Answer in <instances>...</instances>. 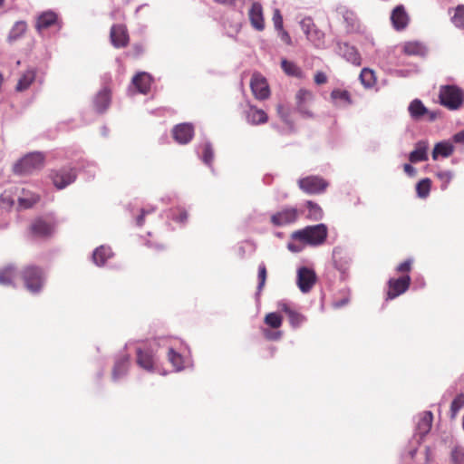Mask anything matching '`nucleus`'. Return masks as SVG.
Segmentation results:
<instances>
[{"mask_svg":"<svg viewBox=\"0 0 464 464\" xmlns=\"http://www.w3.org/2000/svg\"><path fill=\"white\" fill-rule=\"evenodd\" d=\"M328 235L326 225L321 223L314 226H307L292 233L291 238L302 244L312 246L323 245Z\"/></svg>","mask_w":464,"mask_h":464,"instance_id":"obj_1","label":"nucleus"},{"mask_svg":"<svg viewBox=\"0 0 464 464\" xmlns=\"http://www.w3.org/2000/svg\"><path fill=\"white\" fill-rule=\"evenodd\" d=\"M44 164V155L42 152H31L16 161L13 167L14 174L19 176L29 175L41 169Z\"/></svg>","mask_w":464,"mask_h":464,"instance_id":"obj_2","label":"nucleus"},{"mask_svg":"<svg viewBox=\"0 0 464 464\" xmlns=\"http://www.w3.org/2000/svg\"><path fill=\"white\" fill-rule=\"evenodd\" d=\"M22 278L25 288L32 294L39 293L45 282V274L42 268L35 266H28L22 272Z\"/></svg>","mask_w":464,"mask_h":464,"instance_id":"obj_3","label":"nucleus"},{"mask_svg":"<svg viewBox=\"0 0 464 464\" xmlns=\"http://www.w3.org/2000/svg\"><path fill=\"white\" fill-rule=\"evenodd\" d=\"M440 102L450 110L459 109L464 100L463 91L456 85H444L440 89Z\"/></svg>","mask_w":464,"mask_h":464,"instance_id":"obj_4","label":"nucleus"},{"mask_svg":"<svg viewBox=\"0 0 464 464\" xmlns=\"http://www.w3.org/2000/svg\"><path fill=\"white\" fill-rule=\"evenodd\" d=\"M408 112L410 114L411 119L414 121H420L423 120L434 121L438 117V113L436 111H430L424 105L421 100L418 98L413 99L410 102L408 106Z\"/></svg>","mask_w":464,"mask_h":464,"instance_id":"obj_5","label":"nucleus"},{"mask_svg":"<svg viewBox=\"0 0 464 464\" xmlns=\"http://www.w3.org/2000/svg\"><path fill=\"white\" fill-rule=\"evenodd\" d=\"M77 178V172L72 167H63L51 173L53 185L58 189H63L73 183Z\"/></svg>","mask_w":464,"mask_h":464,"instance_id":"obj_6","label":"nucleus"},{"mask_svg":"<svg viewBox=\"0 0 464 464\" xmlns=\"http://www.w3.org/2000/svg\"><path fill=\"white\" fill-rule=\"evenodd\" d=\"M56 220L53 217L38 218L31 225V232L34 236L38 237H45L53 235Z\"/></svg>","mask_w":464,"mask_h":464,"instance_id":"obj_7","label":"nucleus"},{"mask_svg":"<svg viewBox=\"0 0 464 464\" xmlns=\"http://www.w3.org/2000/svg\"><path fill=\"white\" fill-rule=\"evenodd\" d=\"M298 186L307 194H320L326 189L328 182L319 176H308L298 179Z\"/></svg>","mask_w":464,"mask_h":464,"instance_id":"obj_8","label":"nucleus"},{"mask_svg":"<svg viewBox=\"0 0 464 464\" xmlns=\"http://www.w3.org/2000/svg\"><path fill=\"white\" fill-rule=\"evenodd\" d=\"M299 217L296 208L286 207L271 216V223L275 227H285L295 223Z\"/></svg>","mask_w":464,"mask_h":464,"instance_id":"obj_9","label":"nucleus"},{"mask_svg":"<svg viewBox=\"0 0 464 464\" xmlns=\"http://www.w3.org/2000/svg\"><path fill=\"white\" fill-rule=\"evenodd\" d=\"M137 363L148 372H155L157 369V359L153 350L150 347L137 349Z\"/></svg>","mask_w":464,"mask_h":464,"instance_id":"obj_10","label":"nucleus"},{"mask_svg":"<svg viewBox=\"0 0 464 464\" xmlns=\"http://www.w3.org/2000/svg\"><path fill=\"white\" fill-rule=\"evenodd\" d=\"M411 284L410 276H404L397 279L391 278L388 282L389 290L387 292V300H392L405 293Z\"/></svg>","mask_w":464,"mask_h":464,"instance_id":"obj_11","label":"nucleus"},{"mask_svg":"<svg viewBox=\"0 0 464 464\" xmlns=\"http://www.w3.org/2000/svg\"><path fill=\"white\" fill-rule=\"evenodd\" d=\"M315 281L316 276L313 269L302 266L297 270V285L301 292L308 293Z\"/></svg>","mask_w":464,"mask_h":464,"instance_id":"obj_12","label":"nucleus"},{"mask_svg":"<svg viewBox=\"0 0 464 464\" xmlns=\"http://www.w3.org/2000/svg\"><path fill=\"white\" fill-rule=\"evenodd\" d=\"M333 260L334 267L342 274V279H345V275L350 267L351 257L341 246H335L333 250Z\"/></svg>","mask_w":464,"mask_h":464,"instance_id":"obj_13","label":"nucleus"},{"mask_svg":"<svg viewBox=\"0 0 464 464\" xmlns=\"http://www.w3.org/2000/svg\"><path fill=\"white\" fill-rule=\"evenodd\" d=\"M174 140L179 144L188 143L194 136V128L190 123H180L172 130Z\"/></svg>","mask_w":464,"mask_h":464,"instance_id":"obj_14","label":"nucleus"},{"mask_svg":"<svg viewBox=\"0 0 464 464\" xmlns=\"http://www.w3.org/2000/svg\"><path fill=\"white\" fill-rule=\"evenodd\" d=\"M251 90L256 99L265 100L270 94L269 87L266 80L260 74H254L251 82Z\"/></svg>","mask_w":464,"mask_h":464,"instance_id":"obj_15","label":"nucleus"},{"mask_svg":"<svg viewBox=\"0 0 464 464\" xmlns=\"http://www.w3.org/2000/svg\"><path fill=\"white\" fill-rule=\"evenodd\" d=\"M111 42L116 48H121L128 44L129 35L127 29L122 24H113L110 33Z\"/></svg>","mask_w":464,"mask_h":464,"instance_id":"obj_16","label":"nucleus"},{"mask_svg":"<svg viewBox=\"0 0 464 464\" xmlns=\"http://www.w3.org/2000/svg\"><path fill=\"white\" fill-rule=\"evenodd\" d=\"M337 53L347 62L359 66L361 64V56L354 46L347 43H337Z\"/></svg>","mask_w":464,"mask_h":464,"instance_id":"obj_17","label":"nucleus"},{"mask_svg":"<svg viewBox=\"0 0 464 464\" xmlns=\"http://www.w3.org/2000/svg\"><path fill=\"white\" fill-rule=\"evenodd\" d=\"M391 21L397 31L405 29L409 24L410 17L402 5H397L392 12Z\"/></svg>","mask_w":464,"mask_h":464,"instance_id":"obj_18","label":"nucleus"},{"mask_svg":"<svg viewBox=\"0 0 464 464\" xmlns=\"http://www.w3.org/2000/svg\"><path fill=\"white\" fill-rule=\"evenodd\" d=\"M297 111L306 118H312L313 113L307 109L306 104L313 100V93L305 89H300L295 96Z\"/></svg>","mask_w":464,"mask_h":464,"instance_id":"obj_19","label":"nucleus"},{"mask_svg":"<svg viewBox=\"0 0 464 464\" xmlns=\"http://www.w3.org/2000/svg\"><path fill=\"white\" fill-rule=\"evenodd\" d=\"M28 30V24L24 20L16 21L11 27L6 36V42L14 44L22 39Z\"/></svg>","mask_w":464,"mask_h":464,"instance_id":"obj_20","label":"nucleus"},{"mask_svg":"<svg viewBox=\"0 0 464 464\" xmlns=\"http://www.w3.org/2000/svg\"><path fill=\"white\" fill-rule=\"evenodd\" d=\"M249 19L252 26L257 31H262L265 28V22L263 16V8L261 4L255 2L249 9Z\"/></svg>","mask_w":464,"mask_h":464,"instance_id":"obj_21","label":"nucleus"},{"mask_svg":"<svg viewBox=\"0 0 464 464\" xmlns=\"http://www.w3.org/2000/svg\"><path fill=\"white\" fill-rule=\"evenodd\" d=\"M246 121L251 125H258L267 121L268 116L265 111L250 105L245 111Z\"/></svg>","mask_w":464,"mask_h":464,"instance_id":"obj_22","label":"nucleus"},{"mask_svg":"<svg viewBox=\"0 0 464 464\" xmlns=\"http://www.w3.org/2000/svg\"><path fill=\"white\" fill-rule=\"evenodd\" d=\"M433 416L430 411H424L420 417L419 421L416 424V435L419 436V440H422L423 437L429 433L431 428Z\"/></svg>","mask_w":464,"mask_h":464,"instance_id":"obj_23","label":"nucleus"},{"mask_svg":"<svg viewBox=\"0 0 464 464\" xmlns=\"http://www.w3.org/2000/svg\"><path fill=\"white\" fill-rule=\"evenodd\" d=\"M58 21L57 14L53 11H45L38 15L35 28L41 33L43 30L51 27Z\"/></svg>","mask_w":464,"mask_h":464,"instance_id":"obj_24","label":"nucleus"},{"mask_svg":"<svg viewBox=\"0 0 464 464\" xmlns=\"http://www.w3.org/2000/svg\"><path fill=\"white\" fill-rule=\"evenodd\" d=\"M130 366V356L123 355L120 358H117L114 363V367L112 369V380L114 382H118L123 376H125L128 372Z\"/></svg>","mask_w":464,"mask_h":464,"instance_id":"obj_25","label":"nucleus"},{"mask_svg":"<svg viewBox=\"0 0 464 464\" xmlns=\"http://www.w3.org/2000/svg\"><path fill=\"white\" fill-rule=\"evenodd\" d=\"M429 143L427 140H419L415 149L410 153L409 160L411 163L425 161L428 160L427 150Z\"/></svg>","mask_w":464,"mask_h":464,"instance_id":"obj_26","label":"nucleus"},{"mask_svg":"<svg viewBox=\"0 0 464 464\" xmlns=\"http://www.w3.org/2000/svg\"><path fill=\"white\" fill-rule=\"evenodd\" d=\"M132 84L137 88L139 92L146 94L150 89L151 77L148 72H138L132 78Z\"/></svg>","mask_w":464,"mask_h":464,"instance_id":"obj_27","label":"nucleus"},{"mask_svg":"<svg viewBox=\"0 0 464 464\" xmlns=\"http://www.w3.org/2000/svg\"><path fill=\"white\" fill-rule=\"evenodd\" d=\"M94 107L98 112H103L105 111L110 103H111V93L110 90L105 88H102L95 96L94 101Z\"/></svg>","mask_w":464,"mask_h":464,"instance_id":"obj_28","label":"nucleus"},{"mask_svg":"<svg viewBox=\"0 0 464 464\" xmlns=\"http://www.w3.org/2000/svg\"><path fill=\"white\" fill-rule=\"evenodd\" d=\"M332 102L335 106L343 107L352 103L351 95L348 91L334 89L331 92Z\"/></svg>","mask_w":464,"mask_h":464,"instance_id":"obj_29","label":"nucleus"},{"mask_svg":"<svg viewBox=\"0 0 464 464\" xmlns=\"http://www.w3.org/2000/svg\"><path fill=\"white\" fill-rule=\"evenodd\" d=\"M454 151V146L448 140L438 142L432 151V159L436 160L439 156L443 158L450 157Z\"/></svg>","mask_w":464,"mask_h":464,"instance_id":"obj_30","label":"nucleus"},{"mask_svg":"<svg viewBox=\"0 0 464 464\" xmlns=\"http://www.w3.org/2000/svg\"><path fill=\"white\" fill-rule=\"evenodd\" d=\"M111 256H112V251H111V247L105 246H100L93 251L92 260L95 265L102 266Z\"/></svg>","mask_w":464,"mask_h":464,"instance_id":"obj_31","label":"nucleus"},{"mask_svg":"<svg viewBox=\"0 0 464 464\" xmlns=\"http://www.w3.org/2000/svg\"><path fill=\"white\" fill-rule=\"evenodd\" d=\"M197 152L200 156L202 161L208 167L212 168L214 150L211 143L209 141H205L204 144L198 147Z\"/></svg>","mask_w":464,"mask_h":464,"instance_id":"obj_32","label":"nucleus"},{"mask_svg":"<svg viewBox=\"0 0 464 464\" xmlns=\"http://www.w3.org/2000/svg\"><path fill=\"white\" fill-rule=\"evenodd\" d=\"M17 273L14 266H7L0 270V285H11L16 277Z\"/></svg>","mask_w":464,"mask_h":464,"instance_id":"obj_33","label":"nucleus"},{"mask_svg":"<svg viewBox=\"0 0 464 464\" xmlns=\"http://www.w3.org/2000/svg\"><path fill=\"white\" fill-rule=\"evenodd\" d=\"M281 68L285 72V74L288 76H293L296 78H302L303 77V71L302 69L296 65L295 63L290 62L286 59H283L281 61Z\"/></svg>","mask_w":464,"mask_h":464,"instance_id":"obj_34","label":"nucleus"},{"mask_svg":"<svg viewBox=\"0 0 464 464\" xmlns=\"http://www.w3.org/2000/svg\"><path fill=\"white\" fill-rule=\"evenodd\" d=\"M35 75V71L33 69L24 72L17 82L16 91L22 92L28 89L34 81Z\"/></svg>","mask_w":464,"mask_h":464,"instance_id":"obj_35","label":"nucleus"},{"mask_svg":"<svg viewBox=\"0 0 464 464\" xmlns=\"http://www.w3.org/2000/svg\"><path fill=\"white\" fill-rule=\"evenodd\" d=\"M307 40L316 48H322L324 45V34L317 27L314 28L308 35Z\"/></svg>","mask_w":464,"mask_h":464,"instance_id":"obj_36","label":"nucleus"},{"mask_svg":"<svg viewBox=\"0 0 464 464\" xmlns=\"http://www.w3.org/2000/svg\"><path fill=\"white\" fill-rule=\"evenodd\" d=\"M307 218L312 220H320L323 218V209L321 207L313 201H306Z\"/></svg>","mask_w":464,"mask_h":464,"instance_id":"obj_37","label":"nucleus"},{"mask_svg":"<svg viewBox=\"0 0 464 464\" xmlns=\"http://www.w3.org/2000/svg\"><path fill=\"white\" fill-rule=\"evenodd\" d=\"M403 51L409 55H424L426 49L420 43L410 42L405 44Z\"/></svg>","mask_w":464,"mask_h":464,"instance_id":"obj_38","label":"nucleus"},{"mask_svg":"<svg viewBox=\"0 0 464 464\" xmlns=\"http://www.w3.org/2000/svg\"><path fill=\"white\" fill-rule=\"evenodd\" d=\"M431 181L430 179L425 178L420 180L416 185L417 195L420 198H426L430 191Z\"/></svg>","mask_w":464,"mask_h":464,"instance_id":"obj_39","label":"nucleus"},{"mask_svg":"<svg viewBox=\"0 0 464 464\" xmlns=\"http://www.w3.org/2000/svg\"><path fill=\"white\" fill-rule=\"evenodd\" d=\"M168 357L176 371H181L184 369L182 356L171 347L169 349Z\"/></svg>","mask_w":464,"mask_h":464,"instance_id":"obj_40","label":"nucleus"},{"mask_svg":"<svg viewBox=\"0 0 464 464\" xmlns=\"http://www.w3.org/2000/svg\"><path fill=\"white\" fill-rule=\"evenodd\" d=\"M360 80L363 86L370 88L375 83V76L372 70L363 68L360 73Z\"/></svg>","mask_w":464,"mask_h":464,"instance_id":"obj_41","label":"nucleus"},{"mask_svg":"<svg viewBox=\"0 0 464 464\" xmlns=\"http://www.w3.org/2000/svg\"><path fill=\"white\" fill-rule=\"evenodd\" d=\"M464 407V394H458L452 401L450 405V418L454 419L459 411Z\"/></svg>","mask_w":464,"mask_h":464,"instance_id":"obj_42","label":"nucleus"},{"mask_svg":"<svg viewBox=\"0 0 464 464\" xmlns=\"http://www.w3.org/2000/svg\"><path fill=\"white\" fill-rule=\"evenodd\" d=\"M455 26L464 29V5H459L455 9V14L451 18Z\"/></svg>","mask_w":464,"mask_h":464,"instance_id":"obj_43","label":"nucleus"},{"mask_svg":"<svg viewBox=\"0 0 464 464\" xmlns=\"http://www.w3.org/2000/svg\"><path fill=\"white\" fill-rule=\"evenodd\" d=\"M290 324L293 328L300 327L305 321L306 318L302 314L293 310L288 315Z\"/></svg>","mask_w":464,"mask_h":464,"instance_id":"obj_44","label":"nucleus"},{"mask_svg":"<svg viewBox=\"0 0 464 464\" xmlns=\"http://www.w3.org/2000/svg\"><path fill=\"white\" fill-rule=\"evenodd\" d=\"M39 200V197L35 194H31L30 196L24 195L18 198L19 207L22 208H32L37 201Z\"/></svg>","mask_w":464,"mask_h":464,"instance_id":"obj_45","label":"nucleus"},{"mask_svg":"<svg viewBox=\"0 0 464 464\" xmlns=\"http://www.w3.org/2000/svg\"><path fill=\"white\" fill-rule=\"evenodd\" d=\"M450 460L452 464H464V448L461 446L454 447L451 450Z\"/></svg>","mask_w":464,"mask_h":464,"instance_id":"obj_46","label":"nucleus"},{"mask_svg":"<svg viewBox=\"0 0 464 464\" xmlns=\"http://www.w3.org/2000/svg\"><path fill=\"white\" fill-rule=\"evenodd\" d=\"M265 323L272 328H279L282 324V317L277 313H269L265 317Z\"/></svg>","mask_w":464,"mask_h":464,"instance_id":"obj_47","label":"nucleus"},{"mask_svg":"<svg viewBox=\"0 0 464 464\" xmlns=\"http://www.w3.org/2000/svg\"><path fill=\"white\" fill-rule=\"evenodd\" d=\"M77 164L80 165L81 169L89 174L90 178H93L95 176L97 166L94 162L81 160L77 162Z\"/></svg>","mask_w":464,"mask_h":464,"instance_id":"obj_48","label":"nucleus"},{"mask_svg":"<svg viewBox=\"0 0 464 464\" xmlns=\"http://www.w3.org/2000/svg\"><path fill=\"white\" fill-rule=\"evenodd\" d=\"M258 285H257V290L261 291L264 287L266 280V265L262 262L258 266Z\"/></svg>","mask_w":464,"mask_h":464,"instance_id":"obj_49","label":"nucleus"},{"mask_svg":"<svg viewBox=\"0 0 464 464\" xmlns=\"http://www.w3.org/2000/svg\"><path fill=\"white\" fill-rule=\"evenodd\" d=\"M437 177L443 182V184L441 185V189L445 190L449 183L451 181L453 174L451 171L444 170L438 172Z\"/></svg>","mask_w":464,"mask_h":464,"instance_id":"obj_50","label":"nucleus"},{"mask_svg":"<svg viewBox=\"0 0 464 464\" xmlns=\"http://www.w3.org/2000/svg\"><path fill=\"white\" fill-rule=\"evenodd\" d=\"M300 26H301L302 31L305 34V36L308 35V34L314 28L316 27L314 23V21H313V19L311 17H304V19H302L301 22H300Z\"/></svg>","mask_w":464,"mask_h":464,"instance_id":"obj_51","label":"nucleus"},{"mask_svg":"<svg viewBox=\"0 0 464 464\" xmlns=\"http://www.w3.org/2000/svg\"><path fill=\"white\" fill-rule=\"evenodd\" d=\"M155 211V208H144L140 209V214L136 218V224L139 227H141L144 224V218L146 215L150 214Z\"/></svg>","mask_w":464,"mask_h":464,"instance_id":"obj_52","label":"nucleus"},{"mask_svg":"<svg viewBox=\"0 0 464 464\" xmlns=\"http://www.w3.org/2000/svg\"><path fill=\"white\" fill-rule=\"evenodd\" d=\"M272 19H273L275 29L276 31L284 28V26H283V16H282L281 13H280V11L278 9H276L274 11L273 18Z\"/></svg>","mask_w":464,"mask_h":464,"instance_id":"obj_53","label":"nucleus"},{"mask_svg":"<svg viewBox=\"0 0 464 464\" xmlns=\"http://www.w3.org/2000/svg\"><path fill=\"white\" fill-rule=\"evenodd\" d=\"M14 205L13 198L7 195L6 193H4L0 196V208H8Z\"/></svg>","mask_w":464,"mask_h":464,"instance_id":"obj_54","label":"nucleus"},{"mask_svg":"<svg viewBox=\"0 0 464 464\" xmlns=\"http://www.w3.org/2000/svg\"><path fill=\"white\" fill-rule=\"evenodd\" d=\"M277 32H278V36L282 42H284L287 45L293 44L292 38H291L290 34H288V32H286L284 28L277 30Z\"/></svg>","mask_w":464,"mask_h":464,"instance_id":"obj_55","label":"nucleus"},{"mask_svg":"<svg viewBox=\"0 0 464 464\" xmlns=\"http://www.w3.org/2000/svg\"><path fill=\"white\" fill-rule=\"evenodd\" d=\"M277 112L279 114V116L281 117V119L287 124V125H292L291 121H289L288 119V112L286 111V110L285 109L284 105L282 104H279L277 106Z\"/></svg>","mask_w":464,"mask_h":464,"instance_id":"obj_56","label":"nucleus"},{"mask_svg":"<svg viewBox=\"0 0 464 464\" xmlns=\"http://www.w3.org/2000/svg\"><path fill=\"white\" fill-rule=\"evenodd\" d=\"M411 260L408 259V260H405L404 262L401 263L397 266L396 270L401 273L409 272L411 270Z\"/></svg>","mask_w":464,"mask_h":464,"instance_id":"obj_57","label":"nucleus"},{"mask_svg":"<svg viewBox=\"0 0 464 464\" xmlns=\"http://www.w3.org/2000/svg\"><path fill=\"white\" fill-rule=\"evenodd\" d=\"M265 336L268 340H278L282 336V333L280 331L277 332H272L269 330L265 331Z\"/></svg>","mask_w":464,"mask_h":464,"instance_id":"obj_58","label":"nucleus"},{"mask_svg":"<svg viewBox=\"0 0 464 464\" xmlns=\"http://www.w3.org/2000/svg\"><path fill=\"white\" fill-rule=\"evenodd\" d=\"M314 82L316 84H324L327 82V76L323 72H317L314 75Z\"/></svg>","mask_w":464,"mask_h":464,"instance_id":"obj_59","label":"nucleus"},{"mask_svg":"<svg viewBox=\"0 0 464 464\" xmlns=\"http://www.w3.org/2000/svg\"><path fill=\"white\" fill-rule=\"evenodd\" d=\"M287 248H288V250H290L293 253H299L303 250V246L301 245H298L294 242H289L287 244Z\"/></svg>","mask_w":464,"mask_h":464,"instance_id":"obj_60","label":"nucleus"},{"mask_svg":"<svg viewBox=\"0 0 464 464\" xmlns=\"http://www.w3.org/2000/svg\"><path fill=\"white\" fill-rule=\"evenodd\" d=\"M452 140L455 143H464V130L455 133Z\"/></svg>","mask_w":464,"mask_h":464,"instance_id":"obj_61","label":"nucleus"},{"mask_svg":"<svg viewBox=\"0 0 464 464\" xmlns=\"http://www.w3.org/2000/svg\"><path fill=\"white\" fill-rule=\"evenodd\" d=\"M278 307L281 311L285 313L287 315L293 311V309L290 308L289 304L285 302H279Z\"/></svg>","mask_w":464,"mask_h":464,"instance_id":"obj_62","label":"nucleus"},{"mask_svg":"<svg viewBox=\"0 0 464 464\" xmlns=\"http://www.w3.org/2000/svg\"><path fill=\"white\" fill-rule=\"evenodd\" d=\"M403 169L406 172V174L409 176H414L416 174V169L414 167H412L411 164H408V163L404 164Z\"/></svg>","mask_w":464,"mask_h":464,"instance_id":"obj_63","label":"nucleus"},{"mask_svg":"<svg viewBox=\"0 0 464 464\" xmlns=\"http://www.w3.org/2000/svg\"><path fill=\"white\" fill-rule=\"evenodd\" d=\"M174 219L179 223H184L188 219V213L186 211H182L179 216L174 218Z\"/></svg>","mask_w":464,"mask_h":464,"instance_id":"obj_64","label":"nucleus"}]
</instances>
